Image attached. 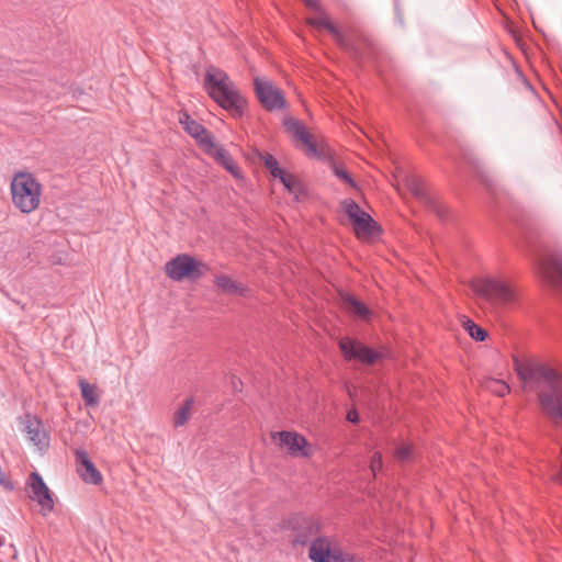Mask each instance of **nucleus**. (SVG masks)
<instances>
[{
    "instance_id": "36",
    "label": "nucleus",
    "mask_w": 562,
    "mask_h": 562,
    "mask_svg": "<svg viewBox=\"0 0 562 562\" xmlns=\"http://www.w3.org/2000/svg\"><path fill=\"white\" fill-rule=\"evenodd\" d=\"M289 172L282 169L281 167L276 170L274 173H271V176L276 179H279L281 181V177H285Z\"/></svg>"
},
{
    "instance_id": "5",
    "label": "nucleus",
    "mask_w": 562,
    "mask_h": 562,
    "mask_svg": "<svg viewBox=\"0 0 562 562\" xmlns=\"http://www.w3.org/2000/svg\"><path fill=\"white\" fill-rule=\"evenodd\" d=\"M293 546H307L321 531V522L311 516L294 515L288 521Z\"/></svg>"
},
{
    "instance_id": "31",
    "label": "nucleus",
    "mask_w": 562,
    "mask_h": 562,
    "mask_svg": "<svg viewBox=\"0 0 562 562\" xmlns=\"http://www.w3.org/2000/svg\"><path fill=\"white\" fill-rule=\"evenodd\" d=\"M382 468V454L380 452H374L373 456L371 457V461H370V470L373 474V476L376 475V473L381 470Z\"/></svg>"
},
{
    "instance_id": "17",
    "label": "nucleus",
    "mask_w": 562,
    "mask_h": 562,
    "mask_svg": "<svg viewBox=\"0 0 562 562\" xmlns=\"http://www.w3.org/2000/svg\"><path fill=\"white\" fill-rule=\"evenodd\" d=\"M352 224L358 237H372L379 233L376 222L367 212L357 217Z\"/></svg>"
},
{
    "instance_id": "13",
    "label": "nucleus",
    "mask_w": 562,
    "mask_h": 562,
    "mask_svg": "<svg viewBox=\"0 0 562 562\" xmlns=\"http://www.w3.org/2000/svg\"><path fill=\"white\" fill-rule=\"evenodd\" d=\"M24 431L27 439L38 449L46 450L49 446V435L45 430L43 423L35 416L26 415Z\"/></svg>"
},
{
    "instance_id": "15",
    "label": "nucleus",
    "mask_w": 562,
    "mask_h": 562,
    "mask_svg": "<svg viewBox=\"0 0 562 562\" xmlns=\"http://www.w3.org/2000/svg\"><path fill=\"white\" fill-rule=\"evenodd\" d=\"M283 127L289 137L296 138L297 140H311L319 137L314 130L308 128L292 116H285L283 119Z\"/></svg>"
},
{
    "instance_id": "24",
    "label": "nucleus",
    "mask_w": 562,
    "mask_h": 562,
    "mask_svg": "<svg viewBox=\"0 0 562 562\" xmlns=\"http://www.w3.org/2000/svg\"><path fill=\"white\" fill-rule=\"evenodd\" d=\"M81 396L85 401L86 406H95L99 404L100 398L97 393V387L93 384L87 383L83 380L79 381Z\"/></svg>"
},
{
    "instance_id": "27",
    "label": "nucleus",
    "mask_w": 562,
    "mask_h": 562,
    "mask_svg": "<svg viewBox=\"0 0 562 562\" xmlns=\"http://www.w3.org/2000/svg\"><path fill=\"white\" fill-rule=\"evenodd\" d=\"M486 387L501 397L505 396L510 391L509 385L501 380L488 381Z\"/></svg>"
},
{
    "instance_id": "35",
    "label": "nucleus",
    "mask_w": 562,
    "mask_h": 562,
    "mask_svg": "<svg viewBox=\"0 0 562 562\" xmlns=\"http://www.w3.org/2000/svg\"><path fill=\"white\" fill-rule=\"evenodd\" d=\"M225 170H227L235 179L243 178L241 171L235 160L226 166Z\"/></svg>"
},
{
    "instance_id": "18",
    "label": "nucleus",
    "mask_w": 562,
    "mask_h": 562,
    "mask_svg": "<svg viewBox=\"0 0 562 562\" xmlns=\"http://www.w3.org/2000/svg\"><path fill=\"white\" fill-rule=\"evenodd\" d=\"M342 302L345 308L350 313L352 316L361 319V321H369L371 317V311L368 308L367 305H364L361 301H359L357 297L345 294L342 295Z\"/></svg>"
},
{
    "instance_id": "33",
    "label": "nucleus",
    "mask_w": 562,
    "mask_h": 562,
    "mask_svg": "<svg viewBox=\"0 0 562 562\" xmlns=\"http://www.w3.org/2000/svg\"><path fill=\"white\" fill-rule=\"evenodd\" d=\"M551 269L554 274L559 279V281L562 283V259L561 258H554L551 260Z\"/></svg>"
},
{
    "instance_id": "7",
    "label": "nucleus",
    "mask_w": 562,
    "mask_h": 562,
    "mask_svg": "<svg viewBox=\"0 0 562 562\" xmlns=\"http://www.w3.org/2000/svg\"><path fill=\"white\" fill-rule=\"evenodd\" d=\"M403 182L409 192L420 201H423L429 211L435 213L440 220L447 216V207L436 199L429 196L424 188L423 181L419 177L412 173H405L403 176Z\"/></svg>"
},
{
    "instance_id": "9",
    "label": "nucleus",
    "mask_w": 562,
    "mask_h": 562,
    "mask_svg": "<svg viewBox=\"0 0 562 562\" xmlns=\"http://www.w3.org/2000/svg\"><path fill=\"white\" fill-rule=\"evenodd\" d=\"M308 8L315 10L318 14L315 18L307 19V23L317 29H326L335 38V41L342 47L348 48L341 32L331 23L329 18L324 12L318 0H302Z\"/></svg>"
},
{
    "instance_id": "2",
    "label": "nucleus",
    "mask_w": 562,
    "mask_h": 562,
    "mask_svg": "<svg viewBox=\"0 0 562 562\" xmlns=\"http://www.w3.org/2000/svg\"><path fill=\"white\" fill-rule=\"evenodd\" d=\"M471 289L493 308L507 307L517 300L516 291L509 283L493 277L475 278L471 281Z\"/></svg>"
},
{
    "instance_id": "6",
    "label": "nucleus",
    "mask_w": 562,
    "mask_h": 562,
    "mask_svg": "<svg viewBox=\"0 0 562 562\" xmlns=\"http://www.w3.org/2000/svg\"><path fill=\"white\" fill-rule=\"evenodd\" d=\"M255 89L260 103L268 111L282 110L286 105L283 92L267 78H256Z\"/></svg>"
},
{
    "instance_id": "37",
    "label": "nucleus",
    "mask_w": 562,
    "mask_h": 562,
    "mask_svg": "<svg viewBox=\"0 0 562 562\" xmlns=\"http://www.w3.org/2000/svg\"><path fill=\"white\" fill-rule=\"evenodd\" d=\"M347 419L350 423H357L359 420L358 413L356 411L349 412L348 415H347Z\"/></svg>"
},
{
    "instance_id": "11",
    "label": "nucleus",
    "mask_w": 562,
    "mask_h": 562,
    "mask_svg": "<svg viewBox=\"0 0 562 562\" xmlns=\"http://www.w3.org/2000/svg\"><path fill=\"white\" fill-rule=\"evenodd\" d=\"M77 472L81 480L87 484L98 485L102 482V474L90 460L87 451L77 449L75 452Z\"/></svg>"
},
{
    "instance_id": "8",
    "label": "nucleus",
    "mask_w": 562,
    "mask_h": 562,
    "mask_svg": "<svg viewBox=\"0 0 562 562\" xmlns=\"http://www.w3.org/2000/svg\"><path fill=\"white\" fill-rule=\"evenodd\" d=\"M339 348L347 360H359L372 364L380 358L379 352L351 338L340 339Z\"/></svg>"
},
{
    "instance_id": "21",
    "label": "nucleus",
    "mask_w": 562,
    "mask_h": 562,
    "mask_svg": "<svg viewBox=\"0 0 562 562\" xmlns=\"http://www.w3.org/2000/svg\"><path fill=\"white\" fill-rule=\"evenodd\" d=\"M215 285L220 291L227 294H243L244 288L241 283L233 280L231 277L226 274L216 276L214 279Z\"/></svg>"
},
{
    "instance_id": "3",
    "label": "nucleus",
    "mask_w": 562,
    "mask_h": 562,
    "mask_svg": "<svg viewBox=\"0 0 562 562\" xmlns=\"http://www.w3.org/2000/svg\"><path fill=\"white\" fill-rule=\"evenodd\" d=\"M10 190L12 203L21 213L30 214L40 206L42 186L30 172H16Z\"/></svg>"
},
{
    "instance_id": "23",
    "label": "nucleus",
    "mask_w": 562,
    "mask_h": 562,
    "mask_svg": "<svg viewBox=\"0 0 562 562\" xmlns=\"http://www.w3.org/2000/svg\"><path fill=\"white\" fill-rule=\"evenodd\" d=\"M193 397H188L173 414V426L181 427L189 420L190 411L193 406Z\"/></svg>"
},
{
    "instance_id": "14",
    "label": "nucleus",
    "mask_w": 562,
    "mask_h": 562,
    "mask_svg": "<svg viewBox=\"0 0 562 562\" xmlns=\"http://www.w3.org/2000/svg\"><path fill=\"white\" fill-rule=\"evenodd\" d=\"M310 544L308 558L313 562H329L335 548L331 540L326 536H317Z\"/></svg>"
},
{
    "instance_id": "22",
    "label": "nucleus",
    "mask_w": 562,
    "mask_h": 562,
    "mask_svg": "<svg viewBox=\"0 0 562 562\" xmlns=\"http://www.w3.org/2000/svg\"><path fill=\"white\" fill-rule=\"evenodd\" d=\"M179 122L188 135L193 138H200L206 132L199 122L192 120L188 114H181L179 116Z\"/></svg>"
},
{
    "instance_id": "12",
    "label": "nucleus",
    "mask_w": 562,
    "mask_h": 562,
    "mask_svg": "<svg viewBox=\"0 0 562 562\" xmlns=\"http://www.w3.org/2000/svg\"><path fill=\"white\" fill-rule=\"evenodd\" d=\"M273 438H278L280 446L285 447L291 456L310 457L311 454L307 450V440L297 432L282 430L276 432Z\"/></svg>"
},
{
    "instance_id": "30",
    "label": "nucleus",
    "mask_w": 562,
    "mask_h": 562,
    "mask_svg": "<svg viewBox=\"0 0 562 562\" xmlns=\"http://www.w3.org/2000/svg\"><path fill=\"white\" fill-rule=\"evenodd\" d=\"M412 454H413V449L408 445H402L395 449V458L401 462L408 461L411 459Z\"/></svg>"
},
{
    "instance_id": "1",
    "label": "nucleus",
    "mask_w": 562,
    "mask_h": 562,
    "mask_svg": "<svg viewBox=\"0 0 562 562\" xmlns=\"http://www.w3.org/2000/svg\"><path fill=\"white\" fill-rule=\"evenodd\" d=\"M204 86L209 95L232 116L239 117L244 114L247 101L223 70L209 68L205 72Z\"/></svg>"
},
{
    "instance_id": "20",
    "label": "nucleus",
    "mask_w": 562,
    "mask_h": 562,
    "mask_svg": "<svg viewBox=\"0 0 562 562\" xmlns=\"http://www.w3.org/2000/svg\"><path fill=\"white\" fill-rule=\"evenodd\" d=\"M199 144L202 146L203 150L224 169L226 168V166L234 161V158L225 149L218 147L217 143Z\"/></svg>"
},
{
    "instance_id": "10",
    "label": "nucleus",
    "mask_w": 562,
    "mask_h": 562,
    "mask_svg": "<svg viewBox=\"0 0 562 562\" xmlns=\"http://www.w3.org/2000/svg\"><path fill=\"white\" fill-rule=\"evenodd\" d=\"M29 484L32 491L30 497L38 503L42 515L46 516L54 509V501L49 488L37 472L31 473Z\"/></svg>"
},
{
    "instance_id": "4",
    "label": "nucleus",
    "mask_w": 562,
    "mask_h": 562,
    "mask_svg": "<svg viewBox=\"0 0 562 562\" xmlns=\"http://www.w3.org/2000/svg\"><path fill=\"white\" fill-rule=\"evenodd\" d=\"M205 266L192 256L181 254L169 260L165 266V272L173 281L183 279L198 280L203 274Z\"/></svg>"
},
{
    "instance_id": "34",
    "label": "nucleus",
    "mask_w": 562,
    "mask_h": 562,
    "mask_svg": "<svg viewBox=\"0 0 562 562\" xmlns=\"http://www.w3.org/2000/svg\"><path fill=\"white\" fill-rule=\"evenodd\" d=\"M334 171H335V175L337 177H339L340 179H342L346 182H348L351 187L356 188V182L353 181L351 176L346 170H342V169H339L338 167H335Z\"/></svg>"
},
{
    "instance_id": "29",
    "label": "nucleus",
    "mask_w": 562,
    "mask_h": 562,
    "mask_svg": "<svg viewBox=\"0 0 562 562\" xmlns=\"http://www.w3.org/2000/svg\"><path fill=\"white\" fill-rule=\"evenodd\" d=\"M473 168L475 169L476 176L479 177L480 181L486 188L491 189L493 186V180H492L491 176L487 173V171L485 169H483V167L479 162L474 164Z\"/></svg>"
},
{
    "instance_id": "16",
    "label": "nucleus",
    "mask_w": 562,
    "mask_h": 562,
    "mask_svg": "<svg viewBox=\"0 0 562 562\" xmlns=\"http://www.w3.org/2000/svg\"><path fill=\"white\" fill-rule=\"evenodd\" d=\"M302 151L310 158L331 162L334 154L326 143H299Z\"/></svg>"
},
{
    "instance_id": "26",
    "label": "nucleus",
    "mask_w": 562,
    "mask_h": 562,
    "mask_svg": "<svg viewBox=\"0 0 562 562\" xmlns=\"http://www.w3.org/2000/svg\"><path fill=\"white\" fill-rule=\"evenodd\" d=\"M463 327L469 333V335L476 341H484L487 337V333L470 318H467L463 322Z\"/></svg>"
},
{
    "instance_id": "32",
    "label": "nucleus",
    "mask_w": 562,
    "mask_h": 562,
    "mask_svg": "<svg viewBox=\"0 0 562 562\" xmlns=\"http://www.w3.org/2000/svg\"><path fill=\"white\" fill-rule=\"evenodd\" d=\"M263 165L270 173H274L276 170L280 168L278 160L271 154L263 156Z\"/></svg>"
},
{
    "instance_id": "19",
    "label": "nucleus",
    "mask_w": 562,
    "mask_h": 562,
    "mask_svg": "<svg viewBox=\"0 0 562 562\" xmlns=\"http://www.w3.org/2000/svg\"><path fill=\"white\" fill-rule=\"evenodd\" d=\"M280 182L296 201H301L306 198L307 191L304 183L294 175L289 172L285 177H281Z\"/></svg>"
},
{
    "instance_id": "25",
    "label": "nucleus",
    "mask_w": 562,
    "mask_h": 562,
    "mask_svg": "<svg viewBox=\"0 0 562 562\" xmlns=\"http://www.w3.org/2000/svg\"><path fill=\"white\" fill-rule=\"evenodd\" d=\"M340 206L351 222L361 216V214L366 213V211H363L359 204L351 199L341 201Z\"/></svg>"
},
{
    "instance_id": "38",
    "label": "nucleus",
    "mask_w": 562,
    "mask_h": 562,
    "mask_svg": "<svg viewBox=\"0 0 562 562\" xmlns=\"http://www.w3.org/2000/svg\"><path fill=\"white\" fill-rule=\"evenodd\" d=\"M201 140L203 142H206V140H210L207 136H204L203 138H201Z\"/></svg>"
},
{
    "instance_id": "28",
    "label": "nucleus",
    "mask_w": 562,
    "mask_h": 562,
    "mask_svg": "<svg viewBox=\"0 0 562 562\" xmlns=\"http://www.w3.org/2000/svg\"><path fill=\"white\" fill-rule=\"evenodd\" d=\"M329 562H360V559L349 552L335 548Z\"/></svg>"
}]
</instances>
